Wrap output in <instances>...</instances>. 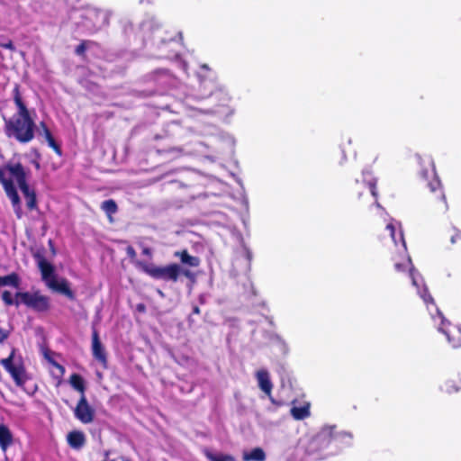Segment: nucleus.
<instances>
[{"mask_svg": "<svg viewBox=\"0 0 461 461\" xmlns=\"http://www.w3.org/2000/svg\"><path fill=\"white\" fill-rule=\"evenodd\" d=\"M12 96L16 106V113L10 118H4V131L8 138H13L20 143H28L33 140L36 123L21 91V86L14 84Z\"/></svg>", "mask_w": 461, "mask_h": 461, "instance_id": "nucleus-1", "label": "nucleus"}, {"mask_svg": "<svg viewBox=\"0 0 461 461\" xmlns=\"http://www.w3.org/2000/svg\"><path fill=\"white\" fill-rule=\"evenodd\" d=\"M416 159L420 167L419 175L424 181L426 188L425 201L427 205L434 212L445 213L448 210V206L432 158L417 155Z\"/></svg>", "mask_w": 461, "mask_h": 461, "instance_id": "nucleus-2", "label": "nucleus"}, {"mask_svg": "<svg viewBox=\"0 0 461 461\" xmlns=\"http://www.w3.org/2000/svg\"><path fill=\"white\" fill-rule=\"evenodd\" d=\"M136 265L141 271L156 280L176 283L180 276H185L192 283H194L196 279V276L193 271L176 263H171L166 266H156L154 264L138 261Z\"/></svg>", "mask_w": 461, "mask_h": 461, "instance_id": "nucleus-3", "label": "nucleus"}, {"mask_svg": "<svg viewBox=\"0 0 461 461\" xmlns=\"http://www.w3.org/2000/svg\"><path fill=\"white\" fill-rule=\"evenodd\" d=\"M33 258L36 260L38 268L41 271V279L46 284V285L52 291L65 295L69 300H75V294L70 289L68 281L66 278H61L60 280L57 279L54 266L39 252L35 253Z\"/></svg>", "mask_w": 461, "mask_h": 461, "instance_id": "nucleus-4", "label": "nucleus"}, {"mask_svg": "<svg viewBox=\"0 0 461 461\" xmlns=\"http://www.w3.org/2000/svg\"><path fill=\"white\" fill-rule=\"evenodd\" d=\"M175 130H179V126L175 122L169 123L164 129L163 134L154 137L156 143L153 145V149L158 154H172L174 158L183 154V149L176 145Z\"/></svg>", "mask_w": 461, "mask_h": 461, "instance_id": "nucleus-5", "label": "nucleus"}, {"mask_svg": "<svg viewBox=\"0 0 461 461\" xmlns=\"http://www.w3.org/2000/svg\"><path fill=\"white\" fill-rule=\"evenodd\" d=\"M421 297L428 308H429V304L435 307L436 314L441 320V324L438 328V330L446 335L447 341L452 346V348H457L461 347V330L456 326L451 325L450 322L445 320L442 312L436 307L434 299L428 292V290L423 291Z\"/></svg>", "mask_w": 461, "mask_h": 461, "instance_id": "nucleus-6", "label": "nucleus"}, {"mask_svg": "<svg viewBox=\"0 0 461 461\" xmlns=\"http://www.w3.org/2000/svg\"><path fill=\"white\" fill-rule=\"evenodd\" d=\"M15 297L20 298L22 304L38 313H46L50 310V298L40 291L16 292Z\"/></svg>", "mask_w": 461, "mask_h": 461, "instance_id": "nucleus-7", "label": "nucleus"}, {"mask_svg": "<svg viewBox=\"0 0 461 461\" xmlns=\"http://www.w3.org/2000/svg\"><path fill=\"white\" fill-rule=\"evenodd\" d=\"M201 70L206 72L208 75H206V74L199 75L200 87L206 88L207 85L209 84L210 89H209L208 95L209 96L215 95V98L220 101V104H218L217 106L218 107H229V104L230 101V97L229 94L226 91H224L216 81H214V80L207 81L206 80V77H210V74H212V71L209 68V67L205 64L202 65Z\"/></svg>", "mask_w": 461, "mask_h": 461, "instance_id": "nucleus-8", "label": "nucleus"}, {"mask_svg": "<svg viewBox=\"0 0 461 461\" xmlns=\"http://www.w3.org/2000/svg\"><path fill=\"white\" fill-rule=\"evenodd\" d=\"M14 355L15 349L14 348L7 357L0 360V364L10 374L17 386H23L28 380L26 370L23 362L15 363Z\"/></svg>", "mask_w": 461, "mask_h": 461, "instance_id": "nucleus-9", "label": "nucleus"}, {"mask_svg": "<svg viewBox=\"0 0 461 461\" xmlns=\"http://www.w3.org/2000/svg\"><path fill=\"white\" fill-rule=\"evenodd\" d=\"M352 438L350 433L338 430L337 426L324 427L317 437V440L321 445L328 446L335 444L339 447L341 443L349 444Z\"/></svg>", "mask_w": 461, "mask_h": 461, "instance_id": "nucleus-10", "label": "nucleus"}, {"mask_svg": "<svg viewBox=\"0 0 461 461\" xmlns=\"http://www.w3.org/2000/svg\"><path fill=\"white\" fill-rule=\"evenodd\" d=\"M75 417L84 424L93 422L95 419V410L87 402L85 394L81 395L74 410Z\"/></svg>", "mask_w": 461, "mask_h": 461, "instance_id": "nucleus-11", "label": "nucleus"}, {"mask_svg": "<svg viewBox=\"0 0 461 461\" xmlns=\"http://www.w3.org/2000/svg\"><path fill=\"white\" fill-rule=\"evenodd\" d=\"M92 354L94 358L104 368L108 367V359L105 349L100 340L98 330H92Z\"/></svg>", "mask_w": 461, "mask_h": 461, "instance_id": "nucleus-12", "label": "nucleus"}, {"mask_svg": "<svg viewBox=\"0 0 461 461\" xmlns=\"http://www.w3.org/2000/svg\"><path fill=\"white\" fill-rule=\"evenodd\" d=\"M0 168H5V173L8 172L17 182L19 188L26 189L27 183V174L23 167V166L20 163H7L6 165L0 167Z\"/></svg>", "mask_w": 461, "mask_h": 461, "instance_id": "nucleus-13", "label": "nucleus"}, {"mask_svg": "<svg viewBox=\"0 0 461 461\" xmlns=\"http://www.w3.org/2000/svg\"><path fill=\"white\" fill-rule=\"evenodd\" d=\"M393 267L394 270L398 273H405L408 271L411 278L412 284L414 285H417L416 280L412 273L413 269L411 267V260L409 257H407L406 255L400 256L399 259H394Z\"/></svg>", "mask_w": 461, "mask_h": 461, "instance_id": "nucleus-14", "label": "nucleus"}, {"mask_svg": "<svg viewBox=\"0 0 461 461\" xmlns=\"http://www.w3.org/2000/svg\"><path fill=\"white\" fill-rule=\"evenodd\" d=\"M256 378L259 389L267 395L270 396L273 390V384L269 377V373L265 369H260L256 373Z\"/></svg>", "mask_w": 461, "mask_h": 461, "instance_id": "nucleus-15", "label": "nucleus"}, {"mask_svg": "<svg viewBox=\"0 0 461 461\" xmlns=\"http://www.w3.org/2000/svg\"><path fill=\"white\" fill-rule=\"evenodd\" d=\"M174 257L179 258L181 264L185 267H197L200 266L201 259L198 257L189 254L187 249L177 250L174 252Z\"/></svg>", "mask_w": 461, "mask_h": 461, "instance_id": "nucleus-16", "label": "nucleus"}, {"mask_svg": "<svg viewBox=\"0 0 461 461\" xmlns=\"http://www.w3.org/2000/svg\"><path fill=\"white\" fill-rule=\"evenodd\" d=\"M40 134H41L45 138V140L48 142L49 146L58 155L60 156L62 154V150H61L60 145L57 143V141L55 140L51 131H50V129L48 128V126L46 125V123L44 122H41L40 123Z\"/></svg>", "mask_w": 461, "mask_h": 461, "instance_id": "nucleus-17", "label": "nucleus"}, {"mask_svg": "<svg viewBox=\"0 0 461 461\" xmlns=\"http://www.w3.org/2000/svg\"><path fill=\"white\" fill-rule=\"evenodd\" d=\"M68 445L74 449H80L86 443V437L82 431L73 430L67 436Z\"/></svg>", "mask_w": 461, "mask_h": 461, "instance_id": "nucleus-18", "label": "nucleus"}, {"mask_svg": "<svg viewBox=\"0 0 461 461\" xmlns=\"http://www.w3.org/2000/svg\"><path fill=\"white\" fill-rule=\"evenodd\" d=\"M20 190L24 196L26 206H27L28 210H30V211L37 210L38 204H37V197H36L35 191L31 189L29 185H26V189H24L23 187V188H20Z\"/></svg>", "mask_w": 461, "mask_h": 461, "instance_id": "nucleus-19", "label": "nucleus"}, {"mask_svg": "<svg viewBox=\"0 0 461 461\" xmlns=\"http://www.w3.org/2000/svg\"><path fill=\"white\" fill-rule=\"evenodd\" d=\"M461 390V379L458 376L447 379L441 385V391L451 394L453 393H457Z\"/></svg>", "mask_w": 461, "mask_h": 461, "instance_id": "nucleus-20", "label": "nucleus"}, {"mask_svg": "<svg viewBox=\"0 0 461 461\" xmlns=\"http://www.w3.org/2000/svg\"><path fill=\"white\" fill-rule=\"evenodd\" d=\"M13 443V435L6 425H0V447L5 451Z\"/></svg>", "mask_w": 461, "mask_h": 461, "instance_id": "nucleus-21", "label": "nucleus"}, {"mask_svg": "<svg viewBox=\"0 0 461 461\" xmlns=\"http://www.w3.org/2000/svg\"><path fill=\"white\" fill-rule=\"evenodd\" d=\"M9 285L14 288H19L21 285V278L15 272L4 276H0V286Z\"/></svg>", "mask_w": 461, "mask_h": 461, "instance_id": "nucleus-22", "label": "nucleus"}, {"mask_svg": "<svg viewBox=\"0 0 461 461\" xmlns=\"http://www.w3.org/2000/svg\"><path fill=\"white\" fill-rule=\"evenodd\" d=\"M266 457V453L261 447H254L250 452L243 454L245 461H265Z\"/></svg>", "mask_w": 461, "mask_h": 461, "instance_id": "nucleus-23", "label": "nucleus"}, {"mask_svg": "<svg viewBox=\"0 0 461 461\" xmlns=\"http://www.w3.org/2000/svg\"><path fill=\"white\" fill-rule=\"evenodd\" d=\"M101 209L105 212L110 221H113L112 216L117 212L118 206L113 199H108L101 203Z\"/></svg>", "mask_w": 461, "mask_h": 461, "instance_id": "nucleus-24", "label": "nucleus"}, {"mask_svg": "<svg viewBox=\"0 0 461 461\" xmlns=\"http://www.w3.org/2000/svg\"><path fill=\"white\" fill-rule=\"evenodd\" d=\"M98 43L94 41L82 40L75 49V54L83 59L86 58V50L92 46H97Z\"/></svg>", "mask_w": 461, "mask_h": 461, "instance_id": "nucleus-25", "label": "nucleus"}, {"mask_svg": "<svg viewBox=\"0 0 461 461\" xmlns=\"http://www.w3.org/2000/svg\"><path fill=\"white\" fill-rule=\"evenodd\" d=\"M69 384L71 386L81 393V395L85 394L86 385L83 377L78 374H72L69 377Z\"/></svg>", "mask_w": 461, "mask_h": 461, "instance_id": "nucleus-26", "label": "nucleus"}, {"mask_svg": "<svg viewBox=\"0 0 461 461\" xmlns=\"http://www.w3.org/2000/svg\"><path fill=\"white\" fill-rule=\"evenodd\" d=\"M203 455L209 461H234V457L230 455H215L210 449L204 448L203 450Z\"/></svg>", "mask_w": 461, "mask_h": 461, "instance_id": "nucleus-27", "label": "nucleus"}, {"mask_svg": "<svg viewBox=\"0 0 461 461\" xmlns=\"http://www.w3.org/2000/svg\"><path fill=\"white\" fill-rule=\"evenodd\" d=\"M291 414L294 419L297 420H303L310 416V409L308 405L301 406V407H293L291 409Z\"/></svg>", "mask_w": 461, "mask_h": 461, "instance_id": "nucleus-28", "label": "nucleus"}, {"mask_svg": "<svg viewBox=\"0 0 461 461\" xmlns=\"http://www.w3.org/2000/svg\"><path fill=\"white\" fill-rule=\"evenodd\" d=\"M0 183L3 185V187H4L6 194L16 190L13 180L5 177V168H0Z\"/></svg>", "mask_w": 461, "mask_h": 461, "instance_id": "nucleus-29", "label": "nucleus"}, {"mask_svg": "<svg viewBox=\"0 0 461 461\" xmlns=\"http://www.w3.org/2000/svg\"><path fill=\"white\" fill-rule=\"evenodd\" d=\"M86 19L89 20V21H94L95 22L94 26L95 28H98L100 27L101 25V23H98V20L101 18L102 20L104 19V12L102 11H99V10H95V9H92V10H89L86 14Z\"/></svg>", "mask_w": 461, "mask_h": 461, "instance_id": "nucleus-30", "label": "nucleus"}, {"mask_svg": "<svg viewBox=\"0 0 461 461\" xmlns=\"http://www.w3.org/2000/svg\"><path fill=\"white\" fill-rule=\"evenodd\" d=\"M2 300L6 306L15 305L19 307L22 304L20 298L13 297L11 292L5 290L2 293Z\"/></svg>", "mask_w": 461, "mask_h": 461, "instance_id": "nucleus-31", "label": "nucleus"}, {"mask_svg": "<svg viewBox=\"0 0 461 461\" xmlns=\"http://www.w3.org/2000/svg\"><path fill=\"white\" fill-rule=\"evenodd\" d=\"M50 363L57 369V374L53 373V376L57 380V384L59 385L62 382V377L65 374V367L54 360H51Z\"/></svg>", "mask_w": 461, "mask_h": 461, "instance_id": "nucleus-32", "label": "nucleus"}, {"mask_svg": "<svg viewBox=\"0 0 461 461\" xmlns=\"http://www.w3.org/2000/svg\"><path fill=\"white\" fill-rule=\"evenodd\" d=\"M362 188L367 189L372 196L376 200L377 198V191H376V181H368L362 183Z\"/></svg>", "mask_w": 461, "mask_h": 461, "instance_id": "nucleus-33", "label": "nucleus"}, {"mask_svg": "<svg viewBox=\"0 0 461 461\" xmlns=\"http://www.w3.org/2000/svg\"><path fill=\"white\" fill-rule=\"evenodd\" d=\"M6 195L11 200L13 207L17 208L19 211H21V201L17 190H14Z\"/></svg>", "mask_w": 461, "mask_h": 461, "instance_id": "nucleus-34", "label": "nucleus"}, {"mask_svg": "<svg viewBox=\"0 0 461 461\" xmlns=\"http://www.w3.org/2000/svg\"><path fill=\"white\" fill-rule=\"evenodd\" d=\"M0 47L10 50L12 51L15 50V47L14 45V42L10 39H5L4 36L0 35Z\"/></svg>", "mask_w": 461, "mask_h": 461, "instance_id": "nucleus-35", "label": "nucleus"}, {"mask_svg": "<svg viewBox=\"0 0 461 461\" xmlns=\"http://www.w3.org/2000/svg\"><path fill=\"white\" fill-rule=\"evenodd\" d=\"M450 241L453 245H456L461 249V231L454 229V233L450 236Z\"/></svg>", "mask_w": 461, "mask_h": 461, "instance_id": "nucleus-36", "label": "nucleus"}, {"mask_svg": "<svg viewBox=\"0 0 461 461\" xmlns=\"http://www.w3.org/2000/svg\"><path fill=\"white\" fill-rule=\"evenodd\" d=\"M10 334H11L10 329L3 328L0 325V343L5 342L9 338Z\"/></svg>", "mask_w": 461, "mask_h": 461, "instance_id": "nucleus-37", "label": "nucleus"}, {"mask_svg": "<svg viewBox=\"0 0 461 461\" xmlns=\"http://www.w3.org/2000/svg\"><path fill=\"white\" fill-rule=\"evenodd\" d=\"M385 230L388 231L389 236L391 237L393 242L394 244H396L397 241H396V239H395V228H394V226L392 223H388L386 225V227H385Z\"/></svg>", "mask_w": 461, "mask_h": 461, "instance_id": "nucleus-38", "label": "nucleus"}, {"mask_svg": "<svg viewBox=\"0 0 461 461\" xmlns=\"http://www.w3.org/2000/svg\"><path fill=\"white\" fill-rule=\"evenodd\" d=\"M268 398V400L270 401V402L276 407V408H279V407H282L285 402L283 401H280V400H276L273 397L272 395V393H270V396H267Z\"/></svg>", "mask_w": 461, "mask_h": 461, "instance_id": "nucleus-39", "label": "nucleus"}, {"mask_svg": "<svg viewBox=\"0 0 461 461\" xmlns=\"http://www.w3.org/2000/svg\"><path fill=\"white\" fill-rule=\"evenodd\" d=\"M126 254L131 260L135 259L137 256L136 251L132 246H128L126 248Z\"/></svg>", "mask_w": 461, "mask_h": 461, "instance_id": "nucleus-40", "label": "nucleus"}, {"mask_svg": "<svg viewBox=\"0 0 461 461\" xmlns=\"http://www.w3.org/2000/svg\"><path fill=\"white\" fill-rule=\"evenodd\" d=\"M142 254H143V255H146V256H148V257H151L152 252H151V249H150L149 248H144V249H142Z\"/></svg>", "mask_w": 461, "mask_h": 461, "instance_id": "nucleus-41", "label": "nucleus"}, {"mask_svg": "<svg viewBox=\"0 0 461 461\" xmlns=\"http://www.w3.org/2000/svg\"><path fill=\"white\" fill-rule=\"evenodd\" d=\"M192 313L193 314H200L201 313V310L199 308L198 305H194L193 308H192Z\"/></svg>", "mask_w": 461, "mask_h": 461, "instance_id": "nucleus-42", "label": "nucleus"}, {"mask_svg": "<svg viewBox=\"0 0 461 461\" xmlns=\"http://www.w3.org/2000/svg\"><path fill=\"white\" fill-rule=\"evenodd\" d=\"M323 450H324V449H308V450H307V452H308L309 454H317V453L321 452V451H323Z\"/></svg>", "mask_w": 461, "mask_h": 461, "instance_id": "nucleus-43", "label": "nucleus"}, {"mask_svg": "<svg viewBox=\"0 0 461 461\" xmlns=\"http://www.w3.org/2000/svg\"><path fill=\"white\" fill-rule=\"evenodd\" d=\"M14 212H15V214L17 216L18 219L22 218V210L19 211L17 208H14Z\"/></svg>", "mask_w": 461, "mask_h": 461, "instance_id": "nucleus-44", "label": "nucleus"}, {"mask_svg": "<svg viewBox=\"0 0 461 461\" xmlns=\"http://www.w3.org/2000/svg\"><path fill=\"white\" fill-rule=\"evenodd\" d=\"M361 195H362V192H358V193H357V197H358V198H360V197H361Z\"/></svg>", "mask_w": 461, "mask_h": 461, "instance_id": "nucleus-45", "label": "nucleus"}, {"mask_svg": "<svg viewBox=\"0 0 461 461\" xmlns=\"http://www.w3.org/2000/svg\"><path fill=\"white\" fill-rule=\"evenodd\" d=\"M400 237H401V240H403V236L402 233L400 234Z\"/></svg>", "mask_w": 461, "mask_h": 461, "instance_id": "nucleus-46", "label": "nucleus"}, {"mask_svg": "<svg viewBox=\"0 0 461 461\" xmlns=\"http://www.w3.org/2000/svg\"><path fill=\"white\" fill-rule=\"evenodd\" d=\"M36 167L39 168L40 167V164L39 163H36Z\"/></svg>", "mask_w": 461, "mask_h": 461, "instance_id": "nucleus-47", "label": "nucleus"}]
</instances>
